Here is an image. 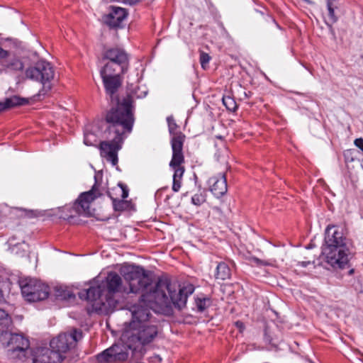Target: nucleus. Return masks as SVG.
<instances>
[{
    "instance_id": "obj_33",
    "label": "nucleus",
    "mask_w": 363,
    "mask_h": 363,
    "mask_svg": "<svg viewBox=\"0 0 363 363\" xmlns=\"http://www.w3.org/2000/svg\"><path fill=\"white\" fill-rule=\"evenodd\" d=\"M311 262L310 261L298 262L296 264V266L301 267H306L309 264H311Z\"/></svg>"
},
{
    "instance_id": "obj_36",
    "label": "nucleus",
    "mask_w": 363,
    "mask_h": 363,
    "mask_svg": "<svg viewBox=\"0 0 363 363\" xmlns=\"http://www.w3.org/2000/svg\"><path fill=\"white\" fill-rule=\"evenodd\" d=\"M123 2L128 4L130 5L135 4L138 3L140 0H121Z\"/></svg>"
},
{
    "instance_id": "obj_26",
    "label": "nucleus",
    "mask_w": 363,
    "mask_h": 363,
    "mask_svg": "<svg viewBox=\"0 0 363 363\" xmlns=\"http://www.w3.org/2000/svg\"><path fill=\"white\" fill-rule=\"evenodd\" d=\"M167 121L168 123L169 130L170 134L173 135V137L177 133H182L181 132H175L177 128V125L174 121V119L172 116H168L167 118Z\"/></svg>"
},
{
    "instance_id": "obj_5",
    "label": "nucleus",
    "mask_w": 363,
    "mask_h": 363,
    "mask_svg": "<svg viewBox=\"0 0 363 363\" xmlns=\"http://www.w3.org/2000/svg\"><path fill=\"white\" fill-rule=\"evenodd\" d=\"M325 243L323 254L326 262L335 269H345L349 264L350 252L342 230L335 225H328Z\"/></svg>"
},
{
    "instance_id": "obj_23",
    "label": "nucleus",
    "mask_w": 363,
    "mask_h": 363,
    "mask_svg": "<svg viewBox=\"0 0 363 363\" xmlns=\"http://www.w3.org/2000/svg\"><path fill=\"white\" fill-rule=\"evenodd\" d=\"M206 201V194L203 191L202 192L194 194L191 197V202L196 206H201Z\"/></svg>"
},
{
    "instance_id": "obj_14",
    "label": "nucleus",
    "mask_w": 363,
    "mask_h": 363,
    "mask_svg": "<svg viewBox=\"0 0 363 363\" xmlns=\"http://www.w3.org/2000/svg\"><path fill=\"white\" fill-rule=\"evenodd\" d=\"M62 359L51 348L41 347L37 349L34 354L33 363H61Z\"/></svg>"
},
{
    "instance_id": "obj_17",
    "label": "nucleus",
    "mask_w": 363,
    "mask_h": 363,
    "mask_svg": "<svg viewBox=\"0 0 363 363\" xmlns=\"http://www.w3.org/2000/svg\"><path fill=\"white\" fill-rule=\"evenodd\" d=\"M231 272L230 267L225 262H220L216 267L215 277L217 279L225 280L230 277Z\"/></svg>"
},
{
    "instance_id": "obj_41",
    "label": "nucleus",
    "mask_w": 363,
    "mask_h": 363,
    "mask_svg": "<svg viewBox=\"0 0 363 363\" xmlns=\"http://www.w3.org/2000/svg\"><path fill=\"white\" fill-rule=\"evenodd\" d=\"M354 269H350V270L349 271V274H353V273H354Z\"/></svg>"
},
{
    "instance_id": "obj_39",
    "label": "nucleus",
    "mask_w": 363,
    "mask_h": 363,
    "mask_svg": "<svg viewBox=\"0 0 363 363\" xmlns=\"http://www.w3.org/2000/svg\"><path fill=\"white\" fill-rule=\"evenodd\" d=\"M235 325H236V326H237L238 328H240V329H242V328H244V325H243V323H242V322H240V321H237V322L235 323Z\"/></svg>"
},
{
    "instance_id": "obj_4",
    "label": "nucleus",
    "mask_w": 363,
    "mask_h": 363,
    "mask_svg": "<svg viewBox=\"0 0 363 363\" xmlns=\"http://www.w3.org/2000/svg\"><path fill=\"white\" fill-rule=\"evenodd\" d=\"M122 289V279L116 272H109L99 284L91 286L79 292V297L91 306V311L108 313L114 311L118 303V294Z\"/></svg>"
},
{
    "instance_id": "obj_15",
    "label": "nucleus",
    "mask_w": 363,
    "mask_h": 363,
    "mask_svg": "<svg viewBox=\"0 0 363 363\" xmlns=\"http://www.w3.org/2000/svg\"><path fill=\"white\" fill-rule=\"evenodd\" d=\"M209 189L216 197L220 198L225 195L228 191L226 177L225 174L213 176L208 179Z\"/></svg>"
},
{
    "instance_id": "obj_32",
    "label": "nucleus",
    "mask_w": 363,
    "mask_h": 363,
    "mask_svg": "<svg viewBox=\"0 0 363 363\" xmlns=\"http://www.w3.org/2000/svg\"><path fill=\"white\" fill-rule=\"evenodd\" d=\"M8 55H9V52L4 50L3 48H1L0 47V60L7 57Z\"/></svg>"
},
{
    "instance_id": "obj_6",
    "label": "nucleus",
    "mask_w": 363,
    "mask_h": 363,
    "mask_svg": "<svg viewBox=\"0 0 363 363\" xmlns=\"http://www.w3.org/2000/svg\"><path fill=\"white\" fill-rule=\"evenodd\" d=\"M12 320L8 313L0 310V342L9 347L8 355L11 359H22L26 356V350L30 347L28 338L21 334L11 333L9 328Z\"/></svg>"
},
{
    "instance_id": "obj_35",
    "label": "nucleus",
    "mask_w": 363,
    "mask_h": 363,
    "mask_svg": "<svg viewBox=\"0 0 363 363\" xmlns=\"http://www.w3.org/2000/svg\"><path fill=\"white\" fill-rule=\"evenodd\" d=\"M162 361V358L159 355H155L151 357V362H160Z\"/></svg>"
},
{
    "instance_id": "obj_18",
    "label": "nucleus",
    "mask_w": 363,
    "mask_h": 363,
    "mask_svg": "<svg viewBox=\"0 0 363 363\" xmlns=\"http://www.w3.org/2000/svg\"><path fill=\"white\" fill-rule=\"evenodd\" d=\"M55 296L60 300H69L75 297L71 290L62 286H56L55 288Z\"/></svg>"
},
{
    "instance_id": "obj_8",
    "label": "nucleus",
    "mask_w": 363,
    "mask_h": 363,
    "mask_svg": "<svg viewBox=\"0 0 363 363\" xmlns=\"http://www.w3.org/2000/svg\"><path fill=\"white\" fill-rule=\"evenodd\" d=\"M102 60L107 61L101 69L105 72H125L128 69V55L123 48L118 46L105 49L102 53Z\"/></svg>"
},
{
    "instance_id": "obj_40",
    "label": "nucleus",
    "mask_w": 363,
    "mask_h": 363,
    "mask_svg": "<svg viewBox=\"0 0 363 363\" xmlns=\"http://www.w3.org/2000/svg\"><path fill=\"white\" fill-rule=\"evenodd\" d=\"M245 96L247 98L250 97V96H251V92H250V91H249L248 93L245 92Z\"/></svg>"
},
{
    "instance_id": "obj_11",
    "label": "nucleus",
    "mask_w": 363,
    "mask_h": 363,
    "mask_svg": "<svg viewBox=\"0 0 363 363\" xmlns=\"http://www.w3.org/2000/svg\"><path fill=\"white\" fill-rule=\"evenodd\" d=\"M23 296L29 302L43 301L49 295L48 285L34 279H26L20 281Z\"/></svg>"
},
{
    "instance_id": "obj_19",
    "label": "nucleus",
    "mask_w": 363,
    "mask_h": 363,
    "mask_svg": "<svg viewBox=\"0 0 363 363\" xmlns=\"http://www.w3.org/2000/svg\"><path fill=\"white\" fill-rule=\"evenodd\" d=\"M108 196L112 200L113 207L114 211H123L128 208L130 203L125 199H118L111 196L110 193H108Z\"/></svg>"
},
{
    "instance_id": "obj_13",
    "label": "nucleus",
    "mask_w": 363,
    "mask_h": 363,
    "mask_svg": "<svg viewBox=\"0 0 363 363\" xmlns=\"http://www.w3.org/2000/svg\"><path fill=\"white\" fill-rule=\"evenodd\" d=\"M128 12L125 9L111 6L109 13L104 16V23L111 28H121L123 21L126 18Z\"/></svg>"
},
{
    "instance_id": "obj_27",
    "label": "nucleus",
    "mask_w": 363,
    "mask_h": 363,
    "mask_svg": "<svg viewBox=\"0 0 363 363\" xmlns=\"http://www.w3.org/2000/svg\"><path fill=\"white\" fill-rule=\"evenodd\" d=\"M7 67L13 70H21L23 68V64L20 60L13 59Z\"/></svg>"
},
{
    "instance_id": "obj_28",
    "label": "nucleus",
    "mask_w": 363,
    "mask_h": 363,
    "mask_svg": "<svg viewBox=\"0 0 363 363\" xmlns=\"http://www.w3.org/2000/svg\"><path fill=\"white\" fill-rule=\"evenodd\" d=\"M118 186L120 187V191H121V198L123 199H126L128 196L129 190L125 184L122 183L118 184Z\"/></svg>"
},
{
    "instance_id": "obj_16",
    "label": "nucleus",
    "mask_w": 363,
    "mask_h": 363,
    "mask_svg": "<svg viewBox=\"0 0 363 363\" xmlns=\"http://www.w3.org/2000/svg\"><path fill=\"white\" fill-rule=\"evenodd\" d=\"M28 103V101L27 99L21 98L18 96L6 98L4 101H0V112L5 111L13 107L25 105Z\"/></svg>"
},
{
    "instance_id": "obj_1",
    "label": "nucleus",
    "mask_w": 363,
    "mask_h": 363,
    "mask_svg": "<svg viewBox=\"0 0 363 363\" xmlns=\"http://www.w3.org/2000/svg\"><path fill=\"white\" fill-rule=\"evenodd\" d=\"M121 274L129 285V292H143L138 303L130 306L131 322H154L150 310H169L172 306L182 310L189 296L194 293L193 285L180 288L168 279L159 278L153 283L150 273L143 267L129 265L121 269Z\"/></svg>"
},
{
    "instance_id": "obj_2",
    "label": "nucleus",
    "mask_w": 363,
    "mask_h": 363,
    "mask_svg": "<svg viewBox=\"0 0 363 363\" xmlns=\"http://www.w3.org/2000/svg\"><path fill=\"white\" fill-rule=\"evenodd\" d=\"M124 73L100 70L106 94L109 95L111 102L116 104L106 114L104 135L107 140L101 141L99 145L101 155L113 165L118 163V152L122 148L126 134L132 131L135 121L130 100L125 99L120 103L116 95L121 86V75Z\"/></svg>"
},
{
    "instance_id": "obj_37",
    "label": "nucleus",
    "mask_w": 363,
    "mask_h": 363,
    "mask_svg": "<svg viewBox=\"0 0 363 363\" xmlns=\"http://www.w3.org/2000/svg\"><path fill=\"white\" fill-rule=\"evenodd\" d=\"M2 284L3 283L0 281V302L3 301L4 300V294L2 291Z\"/></svg>"
},
{
    "instance_id": "obj_21",
    "label": "nucleus",
    "mask_w": 363,
    "mask_h": 363,
    "mask_svg": "<svg viewBox=\"0 0 363 363\" xmlns=\"http://www.w3.org/2000/svg\"><path fill=\"white\" fill-rule=\"evenodd\" d=\"M337 7L336 0H328L327 8L328 11V18L331 23H335L337 20V16L335 15L334 9Z\"/></svg>"
},
{
    "instance_id": "obj_29",
    "label": "nucleus",
    "mask_w": 363,
    "mask_h": 363,
    "mask_svg": "<svg viewBox=\"0 0 363 363\" xmlns=\"http://www.w3.org/2000/svg\"><path fill=\"white\" fill-rule=\"evenodd\" d=\"M182 186V179H173V184H172V190L175 192H177L179 191Z\"/></svg>"
},
{
    "instance_id": "obj_12",
    "label": "nucleus",
    "mask_w": 363,
    "mask_h": 363,
    "mask_svg": "<svg viewBox=\"0 0 363 363\" xmlns=\"http://www.w3.org/2000/svg\"><path fill=\"white\" fill-rule=\"evenodd\" d=\"M94 179L95 184L93 185L92 188L89 191L83 192L79 196L73 206L70 208V213L74 212L78 215H91L90 210L91 203L96 199L101 196V193L99 190V184L97 183L96 176Z\"/></svg>"
},
{
    "instance_id": "obj_34",
    "label": "nucleus",
    "mask_w": 363,
    "mask_h": 363,
    "mask_svg": "<svg viewBox=\"0 0 363 363\" xmlns=\"http://www.w3.org/2000/svg\"><path fill=\"white\" fill-rule=\"evenodd\" d=\"M25 212H26V216L29 217V218H33V217H35L36 216V213L34 211H32V210H25Z\"/></svg>"
},
{
    "instance_id": "obj_38",
    "label": "nucleus",
    "mask_w": 363,
    "mask_h": 363,
    "mask_svg": "<svg viewBox=\"0 0 363 363\" xmlns=\"http://www.w3.org/2000/svg\"><path fill=\"white\" fill-rule=\"evenodd\" d=\"M352 152L350 151V150H347L345 152V159L347 161H353V158L352 157L351 159L348 158V155L349 154H351Z\"/></svg>"
},
{
    "instance_id": "obj_42",
    "label": "nucleus",
    "mask_w": 363,
    "mask_h": 363,
    "mask_svg": "<svg viewBox=\"0 0 363 363\" xmlns=\"http://www.w3.org/2000/svg\"><path fill=\"white\" fill-rule=\"evenodd\" d=\"M217 138H219V139H222L221 136H218Z\"/></svg>"
},
{
    "instance_id": "obj_9",
    "label": "nucleus",
    "mask_w": 363,
    "mask_h": 363,
    "mask_svg": "<svg viewBox=\"0 0 363 363\" xmlns=\"http://www.w3.org/2000/svg\"><path fill=\"white\" fill-rule=\"evenodd\" d=\"M82 337L83 333L80 329L72 328L70 331L62 333L52 338L50 342V347L63 360L65 354L74 348Z\"/></svg>"
},
{
    "instance_id": "obj_20",
    "label": "nucleus",
    "mask_w": 363,
    "mask_h": 363,
    "mask_svg": "<svg viewBox=\"0 0 363 363\" xmlns=\"http://www.w3.org/2000/svg\"><path fill=\"white\" fill-rule=\"evenodd\" d=\"M195 303L198 311L201 313L211 306L212 301L207 296L197 297L195 299Z\"/></svg>"
},
{
    "instance_id": "obj_31",
    "label": "nucleus",
    "mask_w": 363,
    "mask_h": 363,
    "mask_svg": "<svg viewBox=\"0 0 363 363\" xmlns=\"http://www.w3.org/2000/svg\"><path fill=\"white\" fill-rule=\"evenodd\" d=\"M254 260L259 265L267 266L270 264V263H269L267 261L262 260L259 258H255Z\"/></svg>"
},
{
    "instance_id": "obj_24",
    "label": "nucleus",
    "mask_w": 363,
    "mask_h": 363,
    "mask_svg": "<svg viewBox=\"0 0 363 363\" xmlns=\"http://www.w3.org/2000/svg\"><path fill=\"white\" fill-rule=\"evenodd\" d=\"M97 139L95 134L91 132H86L84 133V143L85 145L92 146L95 145Z\"/></svg>"
},
{
    "instance_id": "obj_7",
    "label": "nucleus",
    "mask_w": 363,
    "mask_h": 363,
    "mask_svg": "<svg viewBox=\"0 0 363 363\" xmlns=\"http://www.w3.org/2000/svg\"><path fill=\"white\" fill-rule=\"evenodd\" d=\"M26 76L43 84V88L39 91L38 96H45L52 88L51 82L54 79L55 71L50 63L40 60L34 66L26 69Z\"/></svg>"
},
{
    "instance_id": "obj_22",
    "label": "nucleus",
    "mask_w": 363,
    "mask_h": 363,
    "mask_svg": "<svg viewBox=\"0 0 363 363\" xmlns=\"http://www.w3.org/2000/svg\"><path fill=\"white\" fill-rule=\"evenodd\" d=\"M222 101L223 105L228 111H235L237 109V104L233 97L230 96H224Z\"/></svg>"
},
{
    "instance_id": "obj_25",
    "label": "nucleus",
    "mask_w": 363,
    "mask_h": 363,
    "mask_svg": "<svg viewBox=\"0 0 363 363\" xmlns=\"http://www.w3.org/2000/svg\"><path fill=\"white\" fill-rule=\"evenodd\" d=\"M211 57H210V55L208 53H206L203 51H200L199 60H200L201 67L203 69H206L208 67V65L211 60Z\"/></svg>"
},
{
    "instance_id": "obj_10",
    "label": "nucleus",
    "mask_w": 363,
    "mask_h": 363,
    "mask_svg": "<svg viewBox=\"0 0 363 363\" xmlns=\"http://www.w3.org/2000/svg\"><path fill=\"white\" fill-rule=\"evenodd\" d=\"M185 135L183 133H177L171 140L172 149V157L169 162V167L174 170L173 179H182L185 172V168L182 166L184 163V156L183 154V144Z\"/></svg>"
},
{
    "instance_id": "obj_30",
    "label": "nucleus",
    "mask_w": 363,
    "mask_h": 363,
    "mask_svg": "<svg viewBox=\"0 0 363 363\" xmlns=\"http://www.w3.org/2000/svg\"><path fill=\"white\" fill-rule=\"evenodd\" d=\"M254 260L259 265L267 266L270 264V263H269L267 261L262 260L259 258H255Z\"/></svg>"
},
{
    "instance_id": "obj_3",
    "label": "nucleus",
    "mask_w": 363,
    "mask_h": 363,
    "mask_svg": "<svg viewBox=\"0 0 363 363\" xmlns=\"http://www.w3.org/2000/svg\"><path fill=\"white\" fill-rule=\"evenodd\" d=\"M157 325L154 322H130L122 335V343L114 344L96 356L99 363L124 362L141 363L147 350L157 339Z\"/></svg>"
}]
</instances>
